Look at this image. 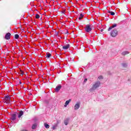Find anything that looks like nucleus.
Here are the masks:
<instances>
[{
	"mask_svg": "<svg viewBox=\"0 0 131 131\" xmlns=\"http://www.w3.org/2000/svg\"><path fill=\"white\" fill-rule=\"evenodd\" d=\"M11 102V97L9 95L5 96L4 103L6 104H10Z\"/></svg>",
	"mask_w": 131,
	"mask_h": 131,
	"instance_id": "obj_1",
	"label": "nucleus"
},
{
	"mask_svg": "<svg viewBox=\"0 0 131 131\" xmlns=\"http://www.w3.org/2000/svg\"><path fill=\"white\" fill-rule=\"evenodd\" d=\"M110 34L112 37H115L116 36H117V34H118V31L117 30L115 29L110 33Z\"/></svg>",
	"mask_w": 131,
	"mask_h": 131,
	"instance_id": "obj_2",
	"label": "nucleus"
},
{
	"mask_svg": "<svg viewBox=\"0 0 131 131\" xmlns=\"http://www.w3.org/2000/svg\"><path fill=\"white\" fill-rule=\"evenodd\" d=\"M101 84V82L100 81H98L96 82L92 87V90H96V89L99 88L100 85Z\"/></svg>",
	"mask_w": 131,
	"mask_h": 131,
	"instance_id": "obj_3",
	"label": "nucleus"
},
{
	"mask_svg": "<svg viewBox=\"0 0 131 131\" xmlns=\"http://www.w3.org/2000/svg\"><path fill=\"white\" fill-rule=\"evenodd\" d=\"M85 30L86 32H91L92 31V28L91 27V26L88 25L85 28Z\"/></svg>",
	"mask_w": 131,
	"mask_h": 131,
	"instance_id": "obj_4",
	"label": "nucleus"
},
{
	"mask_svg": "<svg viewBox=\"0 0 131 131\" xmlns=\"http://www.w3.org/2000/svg\"><path fill=\"white\" fill-rule=\"evenodd\" d=\"M80 106V102H77L74 106L75 110H77L79 109Z\"/></svg>",
	"mask_w": 131,
	"mask_h": 131,
	"instance_id": "obj_5",
	"label": "nucleus"
},
{
	"mask_svg": "<svg viewBox=\"0 0 131 131\" xmlns=\"http://www.w3.org/2000/svg\"><path fill=\"white\" fill-rule=\"evenodd\" d=\"M16 118H17V114H12L11 115V119L14 121V120H16Z\"/></svg>",
	"mask_w": 131,
	"mask_h": 131,
	"instance_id": "obj_6",
	"label": "nucleus"
},
{
	"mask_svg": "<svg viewBox=\"0 0 131 131\" xmlns=\"http://www.w3.org/2000/svg\"><path fill=\"white\" fill-rule=\"evenodd\" d=\"M5 38L7 40H9L11 38V33H7L6 35H5Z\"/></svg>",
	"mask_w": 131,
	"mask_h": 131,
	"instance_id": "obj_7",
	"label": "nucleus"
},
{
	"mask_svg": "<svg viewBox=\"0 0 131 131\" xmlns=\"http://www.w3.org/2000/svg\"><path fill=\"white\" fill-rule=\"evenodd\" d=\"M69 48H70V45L67 44V45L62 47V49L63 50H68Z\"/></svg>",
	"mask_w": 131,
	"mask_h": 131,
	"instance_id": "obj_8",
	"label": "nucleus"
},
{
	"mask_svg": "<svg viewBox=\"0 0 131 131\" xmlns=\"http://www.w3.org/2000/svg\"><path fill=\"white\" fill-rule=\"evenodd\" d=\"M23 114H24V112L22 111H20V112L17 114L18 118H21V117L22 116V115H23Z\"/></svg>",
	"mask_w": 131,
	"mask_h": 131,
	"instance_id": "obj_9",
	"label": "nucleus"
},
{
	"mask_svg": "<svg viewBox=\"0 0 131 131\" xmlns=\"http://www.w3.org/2000/svg\"><path fill=\"white\" fill-rule=\"evenodd\" d=\"M117 26V24H114L113 26H111L108 28V31H110V30H111V29H112V28H114V27H116Z\"/></svg>",
	"mask_w": 131,
	"mask_h": 131,
	"instance_id": "obj_10",
	"label": "nucleus"
},
{
	"mask_svg": "<svg viewBox=\"0 0 131 131\" xmlns=\"http://www.w3.org/2000/svg\"><path fill=\"white\" fill-rule=\"evenodd\" d=\"M61 88H62V86H61V85L57 86L55 88V92H56V93H58V92H59V91H60V90H61Z\"/></svg>",
	"mask_w": 131,
	"mask_h": 131,
	"instance_id": "obj_11",
	"label": "nucleus"
},
{
	"mask_svg": "<svg viewBox=\"0 0 131 131\" xmlns=\"http://www.w3.org/2000/svg\"><path fill=\"white\" fill-rule=\"evenodd\" d=\"M51 57H52V54L49 52H47L46 53V58L49 59V58H51Z\"/></svg>",
	"mask_w": 131,
	"mask_h": 131,
	"instance_id": "obj_12",
	"label": "nucleus"
},
{
	"mask_svg": "<svg viewBox=\"0 0 131 131\" xmlns=\"http://www.w3.org/2000/svg\"><path fill=\"white\" fill-rule=\"evenodd\" d=\"M71 102V99H69L66 101L64 107H67V105H68Z\"/></svg>",
	"mask_w": 131,
	"mask_h": 131,
	"instance_id": "obj_13",
	"label": "nucleus"
},
{
	"mask_svg": "<svg viewBox=\"0 0 131 131\" xmlns=\"http://www.w3.org/2000/svg\"><path fill=\"white\" fill-rule=\"evenodd\" d=\"M69 122V119H67L66 120H64V124L65 125H67Z\"/></svg>",
	"mask_w": 131,
	"mask_h": 131,
	"instance_id": "obj_14",
	"label": "nucleus"
},
{
	"mask_svg": "<svg viewBox=\"0 0 131 131\" xmlns=\"http://www.w3.org/2000/svg\"><path fill=\"white\" fill-rule=\"evenodd\" d=\"M107 13L111 14L112 16H114V15H115V13H114L113 11H108Z\"/></svg>",
	"mask_w": 131,
	"mask_h": 131,
	"instance_id": "obj_15",
	"label": "nucleus"
},
{
	"mask_svg": "<svg viewBox=\"0 0 131 131\" xmlns=\"http://www.w3.org/2000/svg\"><path fill=\"white\" fill-rule=\"evenodd\" d=\"M36 126H37V125L36 124H34L32 126V129H35V128H36Z\"/></svg>",
	"mask_w": 131,
	"mask_h": 131,
	"instance_id": "obj_16",
	"label": "nucleus"
},
{
	"mask_svg": "<svg viewBox=\"0 0 131 131\" xmlns=\"http://www.w3.org/2000/svg\"><path fill=\"white\" fill-rule=\"evenodd\" d=\"M128 54V52L127 51H124L122 53V55L123 56H125V55H127Z\"/></svg>",
	"mask_w": 131,
	"mask_h": 131,
	"instance_id": "obj_17",
	"label": "nucleus"
},
{
	"mask_svg": "<svg viewBox=\"0 0 131 131\" xmlns=\"http://www.w3.org/2000/svg\"><path fill=\"white\" fill-rule=\"evenodd\" d=\"M44 125H45V127H46V128H50V125H49V124H47V123H45Z\"/></svg>",
	"mask_w": 131,
	"mask_h": 131,
	"instance_id": "obj_18",
	"label": "nucleus"
},
{
	"mask_svg": "<svg viewBox=\"0 0 131 131\" xmlns=\"http://www.w3.org/2000/svg\"><path fill=\"white\" fill-rule=\"evenodd\" d=\"M83 14H82V13H81L80 14V17H79V20H81V19H82L83 18Z\"/></svg>",
	"mask_w": 131,
	"mask_h": 131,
	"instance_id": "obj_19",
	"label": "nucleus"
},
{
	"mask_svg": "<svg viewBox=\"0 0 131 131\" xmlns=\"http://www.w3.org/2000/svg\"><path fill=\"white\" fill-rule=\"evenodd\" d=\"M15 39H18V38H19V35L15 34Z\"/></svg>",
	"mask_w": 131,
	"mask_h": 131,
	"instance_id": "obj_20",
	"label": "nucleus"
},
{
	"mask_svg": "<svg viewBox=\"0 0 131 131\" xmlns=\"http://www.w3.org/2000/svg\"><path fill=\"white\" fill-rule=\"evenodd\" d=\"M40 16L39 14H36V19H39Z\"/></svg>",
	"mask_w": 131,
	"mask_h": 131,
	"instance_id": "obj_21",
	"label": "nucleus"
},
{
	"mask_svg": "<svg viewBox=\"0 0 131 131\" xmlns=\"http://www.w3.org/2000/svg\"><path fill=\"white\" fill-rule=\"evenodd\" d=\"M98 79H103V76H102V75H100V76H99V77H98Z\"/></svg>",
	"mask_w": 131,
	"mask_h": 131,
	"instance_id": "obj_22",
	"label": "nucleus"
},
{
	"mask_svg": "<svg viewBox=\"0 0 131 131\" xmlns=\"http://www.w3.org/2000/svg\"><path fill=\"white\" fill-rule=\"evenodd\" d=\"M57 127V125H55V126H53V127H52V128H53V129H56V128Z\"/></svg>",
	"mask_w": 131,
	"mask_h": 131,
	"instance_id": "obj_23",
	"label": "nucleus"
},
{
	"mask_svg": "<svg viewBox=\"0 0 131 131\" xmlns=\"http://www.w3.org/2000/svg\"><path fill=\"white\" fill-rule=\"evenodd\" d=\"M122 65H123V67H126V64H125V63H123Z\"/></svg>",
	"mask_w": 131,
	"mask_h": 131,
	"instance_id": "obj_24",
	"label": "nucleus"
},
{
	"mask_svg": "<svg viewBox=\"0 0 131 131\" xmlns=\"http://www.w3.org/2000/svg\"><path fill=\"white\" fill-rule=\"evenodd\" d=\"M88 81V79L85 78L84 80V82H86Z\"/></svg>",
	"mask_w": 131,
	"mask_h": 131,
	"instance_id": "obj_25",
	"label": "nucleus"
},
{
	"mask_svg": "<svg viewBox=\"0 0 131 131\" xmlns=\"http://www.w3.org/2000/svg\"><path fill=\"white\" fill-rule=\"evenodd\" d=\"M100 31H101V32H103L104 31V29H101V30H100Z\"/></svg>",
	"mask_w": 131,
	"mask_h": 131,
	"instance_id": "obj_26",
	"label": "nucleus"
},
{
	"mask_svg": "<svg viewBox=\"0 0 131 131\" xmlns=\"http://www.w3.org/2000/svg\"><path fill=\"white\" fill-rule=\"evenodd\" d=\"M21 75H24V73L23 72V71H21Z\"/></svg>",
	"mask_w": 131,
	"mask_h": 131,
	"instance_id": "obj_27",
	"label": "nucleus"
},
{
	"mask_svg": "<svg viewBox=\"0 0 131 131\" xmlns=\"http://www.w3.org/2000/svg\"><path fill=\"white\" fill-rule=\"evenodd\" d=\"M22 83V82H21V81H19V84H21Z\"/></svg>",
	"mask_w": 131,
	"mask_h": 131,
	"instance_id": "obj_28",
	"label": "nucleus"
},
{
	"mask_svg": "<svg viewBox=\"0 0 131 131\" xmlns=\"http://www.w3.org/2000/svg\"><path fill=\"white\" fill-rule=\"evenodd\" d=\"M66 34H68V31L66 33Z\"/></svg>",
	"mask_w": 131,
	"mask_h": 131,
	"instance_id": "obj_29",
	"label": "nucleus"
},
{
	"mask_svg": "<svg viewBox=\"0 0 131 131\" xmlns=\"http://www.w3.org/2000/svg\"><path fill=\"white\" fill-rule=\"evenodd\" d=\"M59 34L58 33H56V35H58Z\"/></svg>",
	"mask_w": 131,
	"mask_h": 131,
	"instance_id": "obj_30",
	"label": "nucleus"
},
{
	"mask_svg": "<svg viewBox=\"0 0 131 131\" xmlns=\"http://www.w3.org/2000/svg\"><path fill=\"white\" fill-rule=\"evenodd\" d=\"M76 20H78V19H76Z\"/></svg>",
	"mask_w": 131,
	"mask_h": 131,
	"instance_id": "obj_31",
	"label": "nucleus"
}]
</instances>
